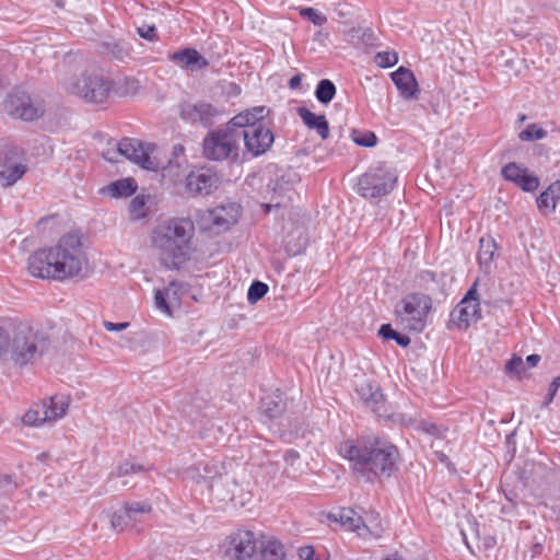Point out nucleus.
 <instances>
[{
    "instance_id": "59",
    "label": "nucleus",
    "mask_w": 560,
    "mask_h": 560,
    "mask_svg": "<svg viewBox=\"0 0 560 560\" xmlns=\"http://www.w3.org/2000/svg\"><path fill=\"white\" fill-rule=\"evenodd\" d=\"M329 37V34L328 33H325L323 31H317L315 34H314V42H318L320 44H325V42L328 39Z\"/></svg>"
},
{
    "instance_id": "29",
    "label": "nucleus",
    "mask_w": 560,
    "mask_h": 560,
    "mask_svg": "<svg viewBox=\"0 0 560 560\" xmlns=\"http://www.w3.org/2000/svg\"><path fill=\"white\" fill-rule=\"evenodd\" d=\"M26 165L23 163H16L12 165H5L4 170L0 171V185L9 187L14 185L23 175L26 173Z\"/></svg>"
},
{
    "instance_id": "32",
    "label": "nucleus",
    "mask_w": 560,
    "mask_h": 560,
    "mask_svg": "<svg viewBox=\"0 0 560 560\" xmlns=\"http://www.w3.org/2000/svg\"><path fill=\"white\" fill-rule=\"evenodd\" d=\"M378 336L384 340H395L402 348H407L411 342L407 335L396 331L390 324L381 325Z\"/></svg>"
},
{
    "instance_id": "45",
    "label": "nucleus",
    "mask_w": 560,
    "mask_h": 560,
    "mask_svg": "<svg viewBox=\"0 0 560 560\" xmlns=\"http://www.w3.org/2000/svg\"><path fill=\"white\" fill-rule=\"evenodd\" d=\"M108 52L119 61H126L130 57V51L125 46L114 43L106 45Z\"/></svg>"
},
{
    "instance_id": "27",
    "label": "nucleus",
    "mask_w": 560,
    "mask_h": 560,
    "mask_svg": "<svg viewBox=\"0 0 560 560\" xmlns=\"http://www.w3.org/2000/svg\"><path fill=\"white\" fill-rule=\"evenodd\" d=\"M42 404L45 405L50 421L52 422L67 413L69 398L65 395H54L49 397L48 400H43Z\"/></svg>"
},
{
    "instance_id": "4",
    "label": "nucleus",
    "mask_w": 560,
    "mask_h": 560,
    "mask_svg": "<svg viewBox=\"0 0 560 560\" xmlns=\"http://www.w3.org/2000/svg\"><path fill=\"white\" fill-rule=\"evenodd\" d=\"M47 345V339L28 325L20 324L13 329L12 336L0 327V358L11 348V358L21 366L40 355Z\"/></svg>"
},
{
    "instance_id": "33",
    "label": "nucleus",
    "mask_w": 560,
    "mask_h": 560,
    "mask_svg": "<svg viewBox=\"0 0 560 560\" xmlns=\"http://www.w3.org/2000/svg\"><path fill=\"white\" fill-rule=\"evenodd\" d=\"M336 94V86L332 81L329 79H323L318 82L315 96L317 101L322 104H328L332 101Z\"/></svg>"
},
{
    "instance_id": "53",
    "label": "nucleus",
    "mask_w": 560,
    "mask_h": 560,
    "mask_svg": "<svg viewBox=\"0 0 560 560\" xmlns=\"http://www.w3.org/2000/svg\"><path fill=\"white\" fill-rule=\"evenodd\" d=\"M334 12L338 18H347L351 14L350 5L347 2H337L334 4Z\"/></svg>"
},
{
    "instance_id": "13",
    "label": "nucleus",
    "mask_w": 560,
    "mask_h": 560,
    "mask_svg": "<svg viewBox=\"0 0 560 560\" xmlns=\"http://www.w3.org/2000/svg\"><path fill=\"white\" fill-rule=\"evenodd\" d=\"M225 556L233 560H249L257 550L255 535L250 530L237 529L226 537Z\"/></svg>"
},
{
    "instance_id": "62",
    "label": "nucleus",
    "mask_w": 560,
    "mask_h": 560,
    "mask_svg": "<svg viewBox=\"0 0 560 560\" xmlns=\"http://www.w3.org/2000/svg\"><path fill=\"white\" fill-rule=\"evenodd\" d=\"M219 483H220V481L217 480V481L211 482V485L209 486L210 492L212 494H215Z\"/></svg>"
},
{
    "instance_id": "43",
    "label": "nucleus",
    "mask_w": 560,
    "mask_h": 560,
    "mask_svg": "<svg viewBox=\"0 0 560 560\" xmlns=\"http://www.w3.org/2000/svg\"><path fill=\"white\" fill-rule=\"evenodd\" d=\"M416 281L420 288L429 290L430 283L438 282V275L431 270H422L417 275Z\"/></svg>"
},
{
    "instance_id": "51",
    "label": "nucleus",
    "mask_w": 560,
    "mask_h": 560,
    "mask_svg": "<svg viewBox=\"0 0 560 560\" xmlns=\"http://www.w3.org/2000/svg\"><path fill=\"white\" fill-rule=\"evenodd\" d=\"M505 369L509 373H520L524 369V362L521 357L513 355L506 363Z\"/></svg>"
},
{
    "instance_id": "3",
    "label": "nucleus",
    "mask_w": 560,
    "mask_h": 560,
    "mask_svg": "<svg viewBox=\"0 0 560 560\" xmlns=\"http://www.w3.org/2000/svg\"><path fill=\"white\" fill-rule=\"evenodd\" d=\"M195 225L190 219L172 218L153 231V244L177 268L190 258Z\"/></svg>"
},
{
    "instance_id": "16",
    "label": "nucleus",
    "mask_w": 560,
    "mask_h": 560,
    "mask_svg": "<svg viewBox=\"0 0 560 560\" xmlns=\"http://www.w3.org/2000/svg\"><path fill=\"white\" fill-rule=\"evenodd\" d=\"M167 60L188 72H196L209 67V61L192 47H185L168 54Z\"/></svg>"
},
{
    "instance_id": "11",
    "label": "nucleus",
    "mask_w": 560,
    "mask_h": 560,
    "mask_svg": "<svg viewBox=\"0 0 560 560\" xmlns=\"http://www.w3.org/2000/svg\"><path fill=\"white\" fill-rule=\"evenodd\" d=\"M357 394L362 402L371 409L378 418L389 421H398L400 415L395 413L381 390V387L372 383H363L357 388Z\"/></svg>"
},
{
    "instance_id": "48",
    "label": "nucleus",
    "mask_w": 560,
    "mask_h": 560,
    "mask_svg": "<svg viewBox=\"0 0 560 560\" xmlns=\"http://www.w3.org/2000/svg\"><path fill=\"white\" fill-rule=\"evenodd\" d=\"M137 33L141 38L149 42H154L158 39V31L154 25L143 24L137 28Z\"/></svg>"
},
{
    "instance_id": "20",
    "label": "nucleus",
    "mask_w": 560,
    "mask_h": 560,
    "mask_svg": "<svg viewBox=\"0 0 560 560\" xmlns=\"http://www.w3.org/2000/svg\"><path fill=\"white\" fill-rule=\"evenodd\" d=\"M328 518L332 522L339 523L348 530L358 533L360 536L369 533V527L364 523L362 516L351 508H341L336 513H329Z\"/></svg>"
},
{
    "instance_id": "1",
    "label": "nucleus",
    "mask_w": 560,
    "mask_h": 560,
    "mask_svg": "<svg viewBox=\"0 0 560 560\" xmlns=\"http://www.w3.org/2000/svg\"><path fill=\"white\" fill-rule=\"evenodd\" d=\"M338 452L350 462L353 472L361 475L366 481L389 478L398 469V447L378 436L346 440L339 444Z\"/></svg>"
},
{
    "instance_id": "40",
    "label": "nucleus",
    "mask_w": 560,
    "mask_h": 560,
    "mask_svg": "<svg viewBox=\"0 0 560 560\" xmlns=\"http://www.w3.org/2000/svg\"><path fill=\"white\" fill-rule=\"evenodd\" d=\"M525 170L526 167H522L515 162H511L502 167L501 175L505 180L514 183Z\"/></svg>"
},
{
    "instance_id": "10",
    "label": "nucleus",
    "mask_w": 560,
    "mask_h": 560,
    "mask_svg": "<svg viewBox=\"0 0 560 560\" xmlns=\"http://www.w3.org/2000/svg\"><path fill=\"white\" fill-rule=\"evenodd\" d=\"M223 115V110L206 101L183 102L179 104V117L192 126L211 128Z\"/></svg>"
},
{
    "instance_id": "31",
    "label": "nucleus",
    "mask_w": 560,
    "mask_h": 560,
    "mask_svg": "<svg viewBox=\"0 0 560 560\" xmlns=\"http://www.w3.org/2000/svg\"><path fill=\"white\" fill-rule=\"evenodd\" d=\"M284 547L278 539H269L261 550V560H283Z\"/></svg>"
},
{
    "instance_id": "22",
    "label": "nucleus",
    "mask_w": 560,
    "mask_h": 560,
    "mask_svg": "<svg viewBox=\"0 0 560 560\" xmlns=\"http://www.w3.org/2000/svg\"><path fill=\"white\" fill-rule=\"evenodd\" d=\"M265 106H255L250 109H246L229 120L232 127L237 129H249V126H264L262 120L265 118Z\"/></svg>"
},
{
    "instance_id": "44",
    "label": "nucleus",
    "mask_w": 560,
    "mask_h": 560,
    "mask_svg": "<svg viewBox=\"0 0 560 560\" xmlns=\"http://www.w3.org/2000/svg\"><path fill=\"white\" fill-rule=\"evenodd\" d=\"M139 81L136 79L126 78L122 80V82H119V86L117 89V93L119 95H128V94H135L139 90Z\"/></svg>"
},
{
    "instance_id": "8",
    "label": "nucleus",
    "mask_w": 560,
    "mask_h": 560,
    "mask_svg": "<svg viewBox=\"0 0 560 560\" xmlns=\"http://www.w3.org/2000/svg\"><path fill=\"white\" fill-rule=\"evenodd\" d=\"M70 91L85 102L102 104L113 91V81L101 73L84 72L71 84Z\"/></svg>"
},
{
    "instance_id": "60",
    "label": "nucleus",
    "mask_w": 560,
    "mask_h": 560,
    "mask_svg": "<svg viewBox=\"0 0 560 560\" xmlns=\"http://www.w3.org/2000/svg\"><path fill=\"white\" fill-rule=\"evenodd\" d=\"M540 361V355L539 354H529L527 358H526V363L528 364L529 368H534L536 366Z\"/></svg>"
},
{
    "instance_id": "14",
    "label": "nucleus",
    "mask_w": 560,
    "mask_h": 560,
    "mask_svg": "<svg viewBox=\"0 0 560 560\" xmlns=\"http://www.w3.org/2000/svg\"><path fill=\"white\" fill-rule=\"evenodd\" d=\"M153 148V144L144 145L143 142L131 138H124L117 144L118 153L126 159L141 165L144 170L158 171L159 163L150 156V151Z\"/></svg>"
},
{
    "instance_id": "12",
    "label": "nucleus",
    "mask_w": 560,
    "mask_h": 560,
    "mask_svg": "<svg viewBox=\"0 0 560 560\" xmlns=\"http://www.w3.org/2000/svg\"><path fill=\"white\" fill-rule=\"evenodd\" d=\"M5 109L14 118L25 121H33L44 115V107L35 104L25 91L19 89L8 95Z\"/></svg>"
},
{
    "instance_id": "61",
    "label": "nucleus",
    "mask_w": 560,
    "mask_h": 560,
    "mask_svg": "<svg viewBox=\"0 0 560 560\" xmlns=\"http://www.w3.org/2000/svg\"><path fill=\"white\" fill-rule=\"evenodd\" d=\"M281 205L282 203L280 200H276L275 202L271 203H262V208L265 209V213H269L272 207L279 208L281 207Z\"/></svg>"
},
{
    "instance_id": "58",
    "label": "nucleus",
    "mask_w": 560,
    "mask_h": 560,
    "mask_svg": "<svg viewBox=\"0 0 560 560\" xmlns=\"http://www.w3.org/2000/svg\"><path fill=\"white\" fill-rule=\"evenodd\" d=\"M288 189V187H284L279 179H277L272 185V191L275 195L282 196L284 191Z\"/></svg>"
},
{
    "instance_id": "52",
    "label": "nucleus",
    "mask_w": 560,
    "mask_h": 560,
    "mask_svg": "<svg viewBox=\"0 0 560 560\" xmlns=\"http://www.w3.org/2000/svg\"><path fill=\"white\" fill-rule=\"evenodd\" d=\"M18 488V485L12 481L11 476L0 475V490L2 493H9Z\"/></svg>"
},
{
    "instance_id": "23",
    "label": "nucleus",
    "mask_w": 560,
    "mask_h": 560,
    "mask_svg": "<svg viewBox=\"0 0 560 560\" xmlns=\"http://www.w3.org/2000/svg\"><path fill=\"white\" fill-rule=\"evenodd\" d=\"M560 200V180H556L550 184L546 190H544L537 198L538 210L542 214H548L556 210V207Z\"/></svg>"
},
{
    "instance_id": "63",
    "label": "nucleus",
    "mask_w": 560,
    "mask_h": 560,
    "mask_svg": "<svg viewBox=\"0 0 560 560\" xmlns=\"http://www.w3.org/2000/svg\"><path fill=\"white\" fill-rule=\"evenodd\" d=\"M185 149L182 144H177L174 147V153L177 154V153H184Z\"/></svg>"
},
{
    "instance_id": "39",
    "label": "nucleus",
    "mask_w": 560,
    "mask_h": 560,
    "mask_svg": "<svg viewBox=\"0 0 560 560\" xmlns=\"http://www.w3.org/2000/svg\"><path fill=\"white\" fill-rule=\"evenodd\" d=\"M133 524V521L124 508L114 512L110 518L112 528L122 530L125 527Z\"/></svg>"
},
{
    "instance_id": "9",
    "label": "nucleus",
    "mask_w": 560,
    "mask_h": 560,
    "mask_svg": "<svg viewBox=\"0 0 560 560\" xmlns=\"http://www.w3.org/2000/svg\"><path fill=\"white\" fill-rule=\"evenodd\" d=\"M477 285L478 281L476 280L462 301L451 312L447 324L448 328L455 326L458 329H467L471 323H477L481 319L482 316Z\"/></svg>"
},
{
    "instance_id": "26",
    "label": "nucleus",
    "mask_w": 560,
    "mask_h": 560,
    "mask_svg": "<svg viewBox=\"0 0 560 560\" xmlns=\"http://www.w3.org/2000/svg\"><path fill=\"white\" fill-rule=\"evenodd\" d=\"M137 188L138 185L135 178L127 177L110 183L105 188H103V192H106L113 198H126L133 195Z\"/></svg>"
},
{
    "instance_id": "17",
    "label": "nucleus",
    "mask_w": 560,
    "mask_h": 560,
    "mask_svg": "<svg viewBox=\"0 0 560 560\" xmlns=\"http://www.w3.org/2000/svg\"><path fill=\"white\" fill-rule=\"evenodd\" d=\"M238 210L236 207L231 206L218 207L209 210L208 215L205 218L207 229L214 234H220L228 231L232 225L237 222Z\"/></svg>"
},
{
    "instance_id": "46",
    "label": "nucleus",
    "mask_w": 560,
    "mask_h": 560,
    "mask_svg": "<svg viewBox=\"0 0 560 560\" xmlns=\"http://www.w3.org/2000/svg\"><path fill=\"white\" fill-rule=\"evenodd\" d=\"M144 470H145V468L142 465L132 464V463L126 460L124 463H120L117 466L116 476L122 477V476H127V475L139 472V471H144Z\"/></svg>"
},
{
    "instance_id": "15",
    "label": "nucleus",
    "mask_w": 560,
    "mask_h": 560,
    "mask_svg": "<svg viewBox=\"0 0 560 560\" xmlns=\"http://www.w3.org/2000/svg\"><path fill=\"white\" fill-rule=\"evenodd\" d=\"M241 139L244 140L245 148L253 156H259L266 153L273 143V133L265 126H249V129H240Z\"/></svg>"
},
{
    "instance_id": "55",
    "label": "nucleus",
    "mask_w": 560,
    "mask_h": 560,
    "mask_svg": "<svg viewBox=\"0 0 560 560\" xmlns=\"http://www.w3.org/2000/svg\"><path fill=\"white\" fill-rule=\"evenodd\" d=\"M298 555L301 560H314L315 550L312 546H303L299 548Z\"/></svg>"
},
{
    "instance_id": "34",
    "label": "nucleus",
    "mask_w": 560,
    "mask_h": 560,
    "mask_svg": "<svg viewBox=\"0 0 560 560\" xmlns=\"http://www.w3.org/2000/svg\"><path fill=\"white\" fill-rule=\"evenodd\" d=\"M514 184L523 191L533 192L539 187L540 180L538 176L529 174L526 168Z\"/></svg>"
},
{
    "instance_id": "7",
    "label": "nucleus",
    "mask_w": 560,
    "mask_h": 560,
    "mask_svg": "<svg viewBox=\"0 0 560 560\" xmlns=\"http://www.w3.org/2000/svg\"><path fill=\"white\" fill-rule=\"evenodd\" d=\"M396 183L395 170L385 163H378L359 177L358 192L364 198H378L389 194Z\"/></svg>"
},
{
    "instance_id": "21",
    "label": "nucleus",
    "mask_w": 560,
    "mask_h": 560,
    "mask_svg": "<svg viewBox=\"0 0 560 560\" xmlns=\"http://www.w3.org/2000/svg\"><path fill=\"white\" fill-rule=\"evenodd\" d=\"M299 117L303 124L311 130H315L318 136L326 140L330 136L329 125L324 115H316L307 107L301 106L296 109Z\"/></svg>"
},
{
    "instance_id": "50",
    "label": "nucleus",
    "mask_w": 560,
    "mask_h": 560,
    "mask_svg": "<svg viewBox=\"0 0 560 560\" xmlns=\"http://www.w3.org/2000/svg\"><path fill=\"white\" fill-rule=\"evenodd\" d=\"M154 302L159 310L170 314L171 310L166 302V293L162 290H156L154 294Z\"/></svg>"
},
{
    "instance_id": "2",
    "label": "nucleus",
    "mask_w": 560,
    "mask_h": 560,
    "mask_svg": "<svg viewBox=\"0 0 560 560\" xmlns=\"http://www.w3.org/2000/svg\"><path fill=\"white\" fill-rule=\"evenodd\" d=\"M84 262L81 237L78 233H68L55 247L32 254L27 269L36 278L63 280L79 276Z\"/></svg>"
},
{
    "instance_id": "6",
    "label": "nucleus",
    "mask_w": 560,
    "mask_h": 560,
    "mask_svg": "<svg viewBox=\"0 0 560 560\" xmlns=\"http://www.w3.org/2000/svg\"><path fill=\"white\" fill-rule=\"evenodd\" d=\"M241 131L228 121L222 128L213 129L205 137L203 154L212 161L237 160Z\"/></svg>"
},
{
    "instance_id": "25",
    "label": "nucleus",
    "mask_w": 560,
    "mask_h": 560,
    "mask_svg": "<svg viewBox=\"0 0 560 560\" xmlns=\"http://www.w3.org/2000/svg\"><path fill=\"white\" fill-rule=\"evenodd\" d=\"M495 250L497 243L491 236L487 235L480 237L477 259L480 269L483 270L485 272L490 271Z\"/></svg>"
},
{
    "instance_id": "56",
    "label": "nucleus",
    "mask_w": 560,
    "mask_h": 560,
    "mask_svg": "<svg viewBox=\"0 0 560 560\" xmlns=\"http://www.w3.org/2000/svg\"><path fill=\"white\" fill-rule=\"evenodd\" d=\"M103 325H104L105 329L108 331H121L129 326V323H127V322L112 323V322L105 320Z\"/></svg>"
},
{
    "instance_id": "19",
    "label": "nucleus",
    "mask_w": 560,
    "mask_h": 560,
    "mask_svg": "<svg viewBox=\"0 0 560 560\" xmlns=\"http://www.w3.org/2000/svg\"><path fill=\"white\" fill-rule=\"evenodd\" d=\"M390 78L405 100H417L419 95V85L413 72L406 68L399 67L390 73Z\"/></svg>"
},
{
    "instance_id": "18",
    "label": "nucleus",
    "mask_w": 560,
    "mask_h": 560,
    "mask_svg": "<svg viewBox=\"0 0 560 560\" xmlns=\"http://www.w3.org/2000/svg\"><path fill=\"white\" fill-rule=\"evenodd\" d=\"M218 176L209 168L190 172L186 177V190L191 195H209L218 187Z\"/></svg>"
},
{
    "instance_id": "64",
    "label": "nucleus",
    "mask_w": 560,
    "mask_h": 560,
    "mask_svg": "<svg viewBox=\"0 0 560 560\" xmlns=\"http://www.w3.org/2000/svg\"><path fill=\"white\" fill-rule=\"evenodd\" d=\"M385 560H402V559H400V558H394V559L386 558Z\"/></svg>"
},
{
    "instance_id": "38",
    "label": "nucleus",
    "mask_w": 560,
    "mask_h": 560,
    "mask_svg": "<svg viewBox=\"0 0 560 560\" xmlns=\"http://www.w3.org/2000/svg\"><path fill=\"white\" fill-rule=\"evenodd\" d=\"M268 290L269 288L266 283L258 280L254 281L247 291V301L250 304L257 303L266 295Z\"/></svg>"
},
{
    "instance_id": "41",
    "label": "nucleus",
    "mask_w": 560,
    "mask_h": 560,
    "mask_svg": "<svg viewBox=\"0 0 560 560\" xmlns=\"http://www.w3.org/2000/svg\"><path fill=\"white\" fill-rule=\"evenodd\" d=\"M302 18L308 19L314 25L322 26L327 22V16L318 12L314 8H302L300 10Z\"/></svg>"
},
{
    "instance_id": "36",
    "label": "nucleus",
    "mask_w": 560,
    "mask_h": 560,
    "mask_svg": "<svg viewBox=\"0 0 560 560\" xmlns=\"http://www.w3.org/2000/svg\"><path fill=\"white\" fill-rule=\"evenodd\" d=\"M547 130L539 127L537 124H529L524 130L518 133L521 141H535L547 137Z\"/></svg>"
},
{
    "instance_id": "28",
    "label": "nucleus",
    "mask_w": 560,
    "mask_h": 560,
    "mask_svg": "<svg viewBox=\"0 0 560 560\" xmlns=\"http://www.w3.org/2000/svg\"><path fill=\"white\" fill-rule=\"evenodd\" d=\"M150 200L149 195H137L135 196L128 207L129 218L132 221H139L145 219L149 214L148 202Z\"/></svg>"
},
{
    "instance_id": "49",
    "label": "nucleus",
    "mask_w": 560,
    "mask_h": 560,
    "mask_svg": "<svg viewBox=\"0 0 560 560\" xmlns=\"http://www.w3.org/2000/svg\"><path fill=\"white\" fill-rule=\"evenodd\" d=\"M559 387H560V375L556 376L552 380V382L550 383L549 388H548V393H547V395L545 397V400L542 402V407H548L552 402L553 398L557 395V392H558Z\"/></svg>"
},
{
    "instance_id": "5",
    "label": "nucleus",
    "mask_w": 560,
    "mask_h": 560,
    "mask_svg": "<svg viewBox=\"0 0 560 560\" xmlns=\"http://www.w3.org/2000/svg\"><path fill=\"white\" fill-rule=\"evenodd\" d=\"M432 310V299L421 292H412L404 296L395 306V319L405 330L422 332L427 326V317Z\"/></svg>"
},
{
    "instance_id": "57",
    "label": "nucleus",
    "mask_w": 560,
    "mask_h": 560,
    "mask_svg": "<svg viewBox=\"0 0 560 560\" xmlns=\"http://www.w3.org/2000/svg\"><path fill=\"white\" fill-rule=\"evenodd\" d=\"M301 82H302V75L295 74L289 80V88L292 90H296L300 88Z\"/></svg>"
},
{
    "instance_id": "42",
    "label": "nucleus",
    "mask_w": 560,
    "mask_h": 560,
    "mask_svg": "<svg viewBox=\"0 0 560 560\" xmlns=\"http://www.w3.org/2000/svg\"><path fill=\"white\" fill-rule=\"evenodd\" d=\"M375 62L382 68H390L398 62L396 51H381L375 56Z\"/></svg>"
},
{
    "instance_id": "37",
    "label": "nucleus",
    "mask_w": 560,
    "mask_h": 560,
    "mask_svg": "<svg viewBox=\"0 0 560 560\" xmlns=\"http://www.w3.org/2000/svg\"><path fill=\"white\" fill-rule=\"evenodd\" d=\"M122 508L129 514V516L131 517L133 523L138 521V515L139 514L150 513L151 510H152L151 504L149 502H145V501H142V502H138V501L127 502V503L124 504Z\"/></svg>"
},
{
    "instance_id": "35",
    "label": "nucleus",
    "mask_w": 560,
    "mask_h": 560,
    "mask_svg": "<svg viewBox=\"0 0 560 560\" xmlns=\"http://www.w3.org/2000/svg\"><path fill=\"white\" fill-rule=\"evenodd\" d=\"M351 138L355 144L364 148H373L377 143L376 135L370 130L360 131L354 129L351 133Z\"/></svg>"
},
{
    "instance_id": "24",
    "label": "nucleus",
    "mask_w": 560,
    "mask_h": 560,
    "mask_svg": "<svg viewBox=\"0 0 560 560\" xmlns=\"http://www.w3.org/2000/svg\"><path fill=\"white\" fill-rule=\"evenodd\" d=\"M285 408L287 404L281 394L266 395L260 400V410L270 420L281 417Z\"/></svg>"
},
{
    "instance_id": "30",
    "label": "nucleus",
    "mask_w": 560,
    "mask_h": 560,
    "mask_svg": "<svg viewBox=\"0 0 560 560\" xmlns=\"http://www.w3.org/2000/svg\"><path fill=\"white\" fill-rule=\"evenodd\" d=\"M22 421L24 424L32 427L40 425L45 422H51L47 413V409L42 402L36 404L34 407L28 409L24 413Z\"/></svg>"
},
{
    "instance_id": "47",
    "label": "nucleus",
    "mask_w": 560,
    "mask_h": 560,
    "mask_svg": "<svg viewBox=\"0 0 560 560\" xmlns=\"http://www.w3.org/2000/svg\"><path fill=\"white\" fill-rule=\"evenodd\" d=\"M419 429L421 431L425 432L427 434L439 438V439L443 438L444 432L446 431V429H441L435 423L428 422V421H421L419 424Z\"/></svg>"
},
{
    "instance_id": "54",
    "label": "nucleus",
    "mask_w": 560,
    "mask_h": 560,
    "mask_svg": "<svg viewBox=\"0 0 560 560\" xmlns=\"http://www.w3.org/2000/svg\"><path fill=\"white\" fill-rule=\"evenodd\" d=\"M283 459L287 465L294 466V464L300 459V454L295 450H287L283 454Z\"/></svg>"
}]
</instances>
